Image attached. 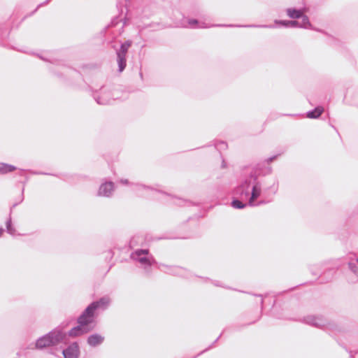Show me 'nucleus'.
<instances>
[{"mask_svg":"<svg viewBox=\"0 0 358 358\" xmlns=\"http://www.w3.org/2000/svg\"><path fill=\"white\" fill-rule=\"evenodd\" d=\"M256 178L250 176L236 189V194L239 196L236 197L232 201H254L257 199L261 192L260 187L255 183Z\"/></svg>","mask_w":358,"mask_h":358,"instance_id":"obj_1","label":"nucleus"},{"mask_svg":"<svg viewBox=\"0 0 358 358\" xmlns=\"http://www.w3.org/2000/svg\"><path fill=\"white\" fill-rule=\"evenodd\" d=\"M64 335L59 331H55L37 340L36 347L38 349L55 345L61 342Z\"/></svg>","mask_w":358,"mask_h":358,"instance_id":"obj_2","label":"nucleus"},{"mask_svg":"<svg viewBox=\"0 0 358 358\" xmlns=\"http://www.w3.org/2000/svg\"><path fill=\"white\" fill-rule=\"evenodd\" d=\"M94 306H88L83 314L78 317V323L84 326L85 327H89V324L93 322L94 311L93 310Z\"/></svg>","mask_w":358,"mask_h":358,"instance_id":"obj_3","label":"nucleus"},{"mask_svg":"<svg viewBox=\"0 0 358 358\" xmlns=\"http://www.w3.org/2000/svg\"><path fill=\"white\" fill-rule=\"evenodd\" d=\"M94 98L97 103L101 105H106L110 103V93L106 92L104 89H101L99 93H95Z\"/></svg>","mask_w":358,"mask_h":358,"instance_id":"obj_4","label":"nucleus"},{"mask_svg":"<svg viewBox=\"0 0 358 358\" xmlns=\"http://www.w3.org/2000/svg\"><path fill=\"white\" fill-rule=\"evenodd\" d=\"M114 190V183L113 182H106L102 183L99 189V194L104 196H109Z\"/></svg>","mask_w":358,"mask_h":358,"instance_id":"obj_5","label":"nucleus"},{"mask_svg":"<svg viewBox=\"0 0 358 358\" xmlns=\"http://www.w3.org/2000/svg\"><path fill=\"white\" fill-rule=\"evenodd\" d=\"M78 353V345L76 343H73L69 348L63 351L65 358H77Z\"/></svg>","mask_w":358,"mask_h":358,"instance_id":"obj_6","label":"nucleus"},{"mask_svg":"<svg viewBox=\"0 0 358 358\" xmlns=\"http://www.w3.org/2000/svg\"><path fill=\"white\" fill-rule=\"evenodd\" d=\"M91 329L92 328L90 327H85L84 326L78 324L76 327L73 328L69 331V335L71 336H79L89 332Z\"/></svg>","mask_w":358,"mask_h":358,"instance_id":"obj_7","label":"nucleus"},{"mask_svg":"<svg viewBox=\"0 0 358 358\" xmlns=\"http://www.w3.org/2000/svg\"><path fill=\"white\" fill-rule=\"evenodd\" d=\"M110 303V300L108 298H102L100 300L93 302L89 306H94L93 310H95L98 308H106Z\"/></svg>","mask_w":358,"mask_h":358,"instance_id":"obj_8","label":"nucleus"},{"mask_svg":"<svg viewBox=\"0 0 358 358\" xmlns=\"http://www.w3.org/2000/svg\"><path fill=\"white\" fill-rule=\"evenodd\" d=\"M126 55L117 52V62L118 64L119 71L122 72L126 67Z\"/></svg>","mask_w":358,"mask_h":358,"instance_id":"obj_9","label":"nucleus"},{"mask_svg":"<svg viewBox=\"0 0 358 358\" xmlns=\"http://www.w3.org/2000/svg\"><path fill=\"white\" fill-rule=\"evenodd\" d=\"M324 108L322 106H317L314 110L308 111L307 113V117L310 119H315L319 117L323 113Z\"/></svg>","mask_w":358,"mask_h":358,"instance_id":"obj_10","label":"nucleus"},{"mask_svg":"<svg viewBox=\"0 0 358 358\" xmlns=\"http://www.w3.org/2000/svg\"><path fill=\"white\" fill-rule=\"evenodd\" d=\"M287 15L292 19H299L303 14L302 10H296L295 8H287Z\"/></svg>","mask_w":358,"mask_h":358,"instance_id":"obj_11","label":"nucleus"},{"mask_svg":"<svg viewBox=\"0 0 358 358\" xmlns=\"http://www.w3.org/2000/svg\"><path fill=\"white\" fill-rule=\"evenodd\" d=\"M103 338L98 334H94L88 338L87 342L92 346H96L102 343Z\"/></svg>","mask_w":358,"mask_h":358,"instance_id":"obj_12","label":"nucleus"},{"mask_svg":"<svg viewBox=\"0 0 358 358\" xmlns=\"http://www.w3.org/2000/svg\"><path fill=\"white\" fill-rule=\"evenodd\" d=\"M301 22H299V27L304 28V29H314L311 23L309 21L308 16L303 14L302 16L301 17Z\"/></svg>","mask_w":358,"mask_h":358,"instance_id":"obj_13","label":"nucleus"},{"mask_svg":"<svg viewBox=\"0 0 358 358\" xmlns=\"http://www.w3.org/2000/svg\"><path fill=\"white\" fill-rule=\"evenodd\" d=\"M16 169V167L3 163H0V173H7L9 172H12Z\"/></svg>","mask_w":358,"mask_h":358,"instance_id":"obj_14","label":"nucleus"},{"mask_svg":"<svg viewBox=\"0 0 358 358\" xmlns=\"http://www.w3.org/2000/svg\"><path fill=\"white\" fill-rule=\"evenodd\" d=\"M131 45V41H126V42H124V43H122L121 45L120 50H117V52H120L121 54L127 55L128 49L129 48Z\"/></svg>","mask_w":358,"mask_h":358,"instance_id":"obj_15","label":"nucleus"},{"mask_svg":"<svg viewBox=\"0 0 358 358\" xmlns=\"http://www.w3.org/2000/svg\"><path fill=\"white\" fill-rule=\"evenodd\" d=\"M199 24L198 21L196 20H188V25L189 27H192V28H195V27H199V28H201L203 27L202 26H196L197 24Z\"/></svg>","mask_w":358,"mask_h":358,"instance_id":"obj_16","label":"nucleus"},{"mask_svg":"<svg viewBox=\"0 0 358 358\" xmlns=\"http://www.w3.org/2000/svg\"><path fill=\"white\" fill-rule=\"evenodd\" d=\"M288 22H289V20H275V23L276 24L282 25L286 27H289V24H288Z\"/></svg>","mask_w":358,"mask_h":358,"instance_id":"obj_17","label":"nucleus"},{"mask_svg":"<svg viewBox=\"0 0 358 358\" xmlns=\"http://www.w3.org/2000/svg\"><path fill=\"white\" fill-rule=\"evenodd\" d=\"M148 253H149L148 250H138L134 253L132 254V256H134V255L140 256L142 254L148 255Z\"/></svg>","mask_w":358,"mask_h":358,"instance_id":"obj_18","label":"nucleus"},{"mask_svg":"<svg viewBox=\"0 0 358 358\" xmlns=\"http://www.w3.org/2000/svg\"><path fill=\"white\" fill-rule=\"evenodd\" d=\"M138 261L140 263H141L143 264H148V265L152 264V262H150V260L147 257H141L138 259Z\"/></svg>","mask_w":358,"mask_h":358,"instance_id":"obj_19","label":"nucleus"},{"mask_svg":"<svg viewBox=\"0 0 358 358\" xmlns=\"http://www.w3.org/2000/svg\"><path fill=\"white\" fill-rule=\"evenodd\" d=\"M288 24H289V27H299V22L296 20H289Z\"/></svg>","mask_w":358,"mask_h":358,"instance_id":"obj_20","label":"nucleus"},{"mask_svg":"<svg viewBox=\"0 0 358 358\" xmlns=\"http://www.w3.org/2000/svg\"><path fill=\"white\" fill-rule=\"evenodd\" d=\"M232 206L235 208H243L245 207V204L243 203H232Z\"/></svg>","mask_w":358,"mask_h":358,"instance_id":"obj_21","label":"nucleus"},{"mask_svg":"<svg viewBox=\"0 0 358 358\" xmlns=\"http://www.w3.org/2000/svg\"><path fill=\"white\" fill-rule=\"evenodd\" d=\"M217 149H224L227 148V144L224 142H220L219 144L216 145Z\"/></svg>","mask_w":358,"mask_h":358,"instance_id":"obj_22","label":"nucleus"},{"mask_svg":"<svg viewBox=\"0 0 358 358\" xmlns=\"http://www.w3.org/2000/svg\"><path fill=\"white\" fill-rule=\"evenodd\" d=\"M249 27H264V28H274L275 26L273 25H258V26H256V25H250Z\"/></svg>","mask_w":358,"mask_h":358,"instance_id":"obj_23","label":"nucleus"},{"mask_svg":"<svg viewBox=\"0 0 358 358\" xmlns=\"http://www.w3.org/2000/svg\"><path fill=\"white\" fill-rule=\"evenodd\" d=\"M120 183H122V184H123V185H129V180H127V179H121V180H120Z\"/></svg>","mask_w":358,"mask_h":358,"instance_id":"obj_24","label":"nucleus"},{"mask_svg":"<svg viewBox=\"0 0 358 358\" xmlns=\"http://www.w3.org/2000/svg\"><path fill=\"white\" fill-rule=\"evenodd\" d=\"M222 168H225L226 167V164H225V162L224 160L222 161Z\"/></svg>","mask_w":358,"mask_h":358,"instance_id":"obj_25","label":"nucleus"},{"mask_svg":"<svg viewBox=\"0 0 358 358\" xmlns=\"http://www.w3.org/2000/svg\"><path fill=\"white\" fill-rule=\"evenodd\" d=\"M275 157L268 158V162H271V161H273V159H275Z\"/></svg>","mask_w":358,"mask_h":358,"instance_id":"obj_26","label":"nucleus"},{"mask_svg":"<svg viewBox=\"0 0 358 358\" xmlns=\"http://www.w3.org/2000/svg\"><path fill=\"white\" fill-rule=\"evenodd\" d=\"M2 232H3V229H0V236H1Z\"/></svg>","mask_w":358,"mask_h":358,"instance_id":"obj_27","label":"nucleus"},{"mask_svg":"<svg viewBox=\"0 0 358 358\" xmlns=\"http://www.w3.org/2000/svg\"><path fill=\"white\" fill-rule=\"evenodd\" d=\"M357 262H358V258H357Z\"/></svg>","mask_w":358,"mask_h":358,"instance_id":"obj_28","label":"nucleus"}]
</instances>
